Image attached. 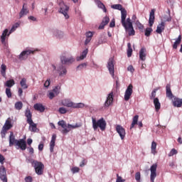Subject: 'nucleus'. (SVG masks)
<instances>
[{
	"label": "nucleus",
	"instance_id": "f257e3e1",
	"mask_svg": "<svg viewBox=\"0 0 182 182\" xmlns=\"http://www.w3.org/2000/svg\"><path fill=\"white\" fill-rule=\"evenodd\" d=\"M58 126H60L63 128L61 130V133L63 134H68L70 132V129H77V127H82V124H75V125H72L70 124H66L65 120H61L58 122Z\"/></svg>",
	"mask_w": 182,
	"mask_h": 182
},
{
	"label": "nucleus",
	"instance_id": "f03ea898",
	"mask_svg": "<svg viewBox=\"0 0 182 182\" xmlns=\"http://www.w3.org/2000/svg\"><path fill=\"white\" fill-rule=\"evenodd\" d=\"M114 60L113 58H110L107 62V68L111 75L112 77L114 79L116 82V87H119L120 86V83L119 82V77H114V64L113 63Z\"/></svg>",
	"mask_w": 182,
	"mask_h": 182
},
{
	"label": "nucleus",
	"instance_id": "7ed1b4c3",
	"mask_svg": "<svg viewBox=\"0 0 182 182\" xmlns=\"http://www.w3.org/2000/svg\"><path fill=\"white\" fill-rule=\"evenodd\" d=\"M25 116L27 119V123L30 124L29 126V130L30 132H33V133L36 132L38 130V127H36V124L33 122V120H32V112H31V109L29 108H27L25 111Z\"/></svg>",
	"mask_w": 182,
	"mask_h": 182
},
{
	"label": "nucleus",
	"instance_id": "20e7f679",
	"mask_svg": "<svg viewBox=\"0 0 182 182\" xmlns=\"http://www.w3.org/2000/svg\"><path fill=\"white\" fill-rule=\"evenodd\" d=\"M92 129L95 131L97 130L98 127H100L102 132H105V130H106L107 123L104 118H101L97 121H96V119L92 117Z\"/></svg>",
	"mask_w": 182,
	"mask_h": 182
},
{
	"label": "nucleus",
	"instance_id": "39448f33",
	"mask_svg": "<svg viewBox=\"0 0 182 182\" xmlns=\"http://www.w3.org/2000/svg\"><path fill=\"white\" fill-rule=\"evenodd\" d=\"M63 106L65 107H73V109H83L85 104L83 102H73L69 99H65L61 102Z\"/></svg>",
	"mask_w": 182,
	"mask_h": 182
},
{
	"label": "nucleus",
	"instance_id": "423d86ee",
	"mask_svg": "<svg viewBox=\"0 0 182 182\" xmlns=\"http://www.w3.org/2000/svg\"><path fill=\"white\" fill-rule=\"evenodd\" d=\"M30 163L34 167L36 173L38 176H42L43 174V169L45 168V165L41 161H38L34 159H31Z\"/></svg>",
	"mask_w": 182,
	"mask_h": 182
},
{
	"label": "nucleus",
	"instance_id": "0eeeda50",
	"mask_svg": "<svg viewBox=\"0 0 182 182\" xmlns=\"http://www.w3.org/2000/svg\"><path fill=\"white\" fill-rule=\"evenodd\" d=\"M59 9L58 12L64 15L65 19H69V6L65 4L63 0L58 1Z\"/></svg>",
	"mask_w": 182,
	"mask_h": 182
},
{
	"label": "nucleus",
	"instance_id": "6e6552de",
	"mask_svg": "<svg viewBox=\"0 0 182 182\" xmlns=\"http://www.w3.org/2000/svg\"><path fill=\"white\" fill-rule=\"evenodd\" d=\"M60 60L61 65H66L67 66H70L73 63H75L76 59L73 56L68 57L65 54H63L60 56Z\"/></svg>",
	"mask_w": 182,
	"mask_h": 182
},
{
	"label": "nucleus",
	"instance_id": "1a4fd4ad",
	"mask_svg": "<svg viewBox=\"0 0 182 182\" xmlns=\"http://www.w3.org/2000/svg\"><path fill=\"white\" fill-rule=\"evenodd\" d=\"M37 50L38 49L26 48V50H24L20 53V55L18 56V59H19V60H26L29 55H31V54L33 55V53H35V52H36Z\"/></svg>",
	"mask_w": 182,
	"mask_h": 182
},
{
	"label": "nucleus",
	"instance_id": "9d476101",
	"mask_svg": "<svg viewBox=\"0 0 182 182\" xmlns=\"http://www.w3.org/2000/svg\"><path fill=\"white\" fill-rule=\"evenodd\" d=\"M12 127H14L12 122L7 119L1 131V139H5V136H6V132H8V130H11Z\"/></svg>",
	"mask_w": 182,
	"mask_h": 182
},
{
	"label": "nucleus",
	"instance_id": "9b49d317",
	"mask_svg": "<svg viewBox=\"0 0 182 182\" xmlns=\"http://www.w3.org/2000/svg\"><path fill=\"white\" fill-rule=\"evenodd\" d=\"M151 175L150 179L151 182H154L156 177H157V164H154L150 168Z\"/></svg>",
	"mask_w": 182,
	"mask_h": 182
},
{
	"label": "nucleus",
	"instance_id": "f8f14e48",
	"mask_svg": "<svg viewBox=\"0 0 182 182\" xmlns=\"http://www.w3.org/2000/svg\"><path fill=\"white\" fill-rule=\"evenodd\" d=\"M127 16V11L124 9L121 11V23L124 29H127V23H126V18Z\"/></svg>",
	"mask_w": 182,
	"mask_h": 182
},
{
	"label": "nucleus",
	"instance_id": "ddd939ff",
	"mask_svg": "<svg viewBox=\"0 0 182 182\" xmlns=\"http://www.w3.org/2000/svg\"><path fill=\"white\" fill-rule=\"evenodd\" d=\"M57 72L58 73L59 76H66L68 75V69L66 68V66L63 65V64H60L57 67Z\"/></svg>",
	"mask_w": 182,
	"mask_h": 182
},
{
	"label": "nucleus",
	"instance_id": "4468645a",
	"mask_svg": "<svg viewBox=\"0 0 182 182\" xmlns=\"http://www.w3.org/2000/svg\"><path fill=\"white\" fill-rule=\"evenodd\" d=\"M52 33H53V36H54V38H55L56 39H63V38L65 37V33H63V31L58 29V28H55L52 30Z\"/></svg>",
	"mask_w": 182,
	"mask_h": 182
},
{
	"label": "nucleus",
	"instance_id": "2eb2a0df",
	"mask_svg": "<svg viewBox=\"0 0 182 182\" xmlns=\"http://www.w3.org/2000/svg\"><path fill=\"white\" fill-rule=\"evenodd\" d=\"M114 99V95L113 94V92H111L109 94H108L107 97V100L105 102V104H104L105 107H109V106H112V105H113Z\"/></svg>",
	"mask_w": 182,
	"mask_h": 182
},
{
	"label": "nucleus",
	"instance_id": "dca6fc26",
	"mask_svg": "<svg viewBox=\"0 0 182 182\" xmlns=\"http://www.w3.org/2000/svg\"><path fill=\"white\" fill-rule=\"evenodd\" d=\"M133 94V85L130 84L128 85L127 90H125L124 93V100L128 102L130 100V96Z\"/></svg>",
	"mask_w": 182,
	"mask_h": 182
},
{
	"label": "nucleus",
	"instance_id": "f3484780",
	"mask_svg": "<svg viewBox=\"0 0 182 182\" xmlns=\"http://www.w3.org/2000/svg\"><path fill=\"white\" fill-rule=\"evenodd\" d=\"M116 132L120 136L121 140H124V137H126V129H124V128H123V127H122L121 125H117Z\"/></svg>",
	"mask_w": 182,
	"mask_h": 182
},
{
	"label": "nucleus",
	"instance_id": "a211bd4d",
	"mask_svg": "<svg viewBox=\"0 0 182 182\" xmlns=\"http://www.w3.org/2000/svg\"><path fill=\"white\" fill-rule=\"evenodd\" d=\"M28 14H29V9H28V4H23L22 6V9L18 14L19 19H21V18H23V16H26V15Z\"/></svg>",
	"mask_w": 182,
	"mask_h": 182
},
{
	"label": "nucleus",
	"instance_id": "6ab92c4d",
	"mask_svg": "<svg viewBox=\"0 0 182 182\" xmlns=\"http://www.w3.org/2000/svg\"><path fill=\"white\" fill-rule=\"evenodd\" d=\"M10 35L11 33H9V30H8V28L4 30L0 38L2 45H6V42L5 41H6V38H9Z\"/></svg>",
	"mask_w": 182,
	"mask_h": 182
},
{
	"label": "nucleus",
	"instance_id": "aec40b11",
	"mask_svg": "<svg viewBox=\"0 0 182 182\" xmlns=\"http://www.w3.org/2000/svg\"><path fill=\"white\" fill-rule=\"evenodd\" d=\"M0 180L3 182H8V178H6V168L5 166H0Z\"/></svg>",
	"mask_w": 182,
	"mask_h": 182
},
{
	"label": "nucleus",
	"instance_id": "412c9836",
	"mask_svg": "<svg viewBox=\"0 0 182 182\" xmlns=\"http://www.w3.org/2000/svg\"><path fill=\"white\" fill-rule=\"evenodd\" d=\"M16 146H18L16 148L17 149H21V150H22L23 151L26 150V141H25V139H20L18 141H16Z\"/></svg>",
	"mask_w": 182,
	"mask_h": 182
},
{
	"label": "nucleus",
	"instance_id": "4be33fe9",
	"mask_svg": "<svg viewBox=\"0 0 182 182\" xmlns=\"http://www.w3.org/2000/svg\"><path fill=\"white\" fill-rule=\"evenodd\" d=\"M172 100V105L173 107H181L182 106V99L177 97H173Z\"/></svg>",
	"mask_w": 182,
	"mask_h": 182
},
{
	"label": "nucleus",
	"instance_id": "5701e85b",
	"mask_svg": "<svg viewBox=\"0 0 182 182\" xmlns=\"http://www.w3.org/2000/svg\"><path fill=\"white\" fill-rule=\"evenodd\" d=\"M156 12V9H153L151 10L150 14H149V26H153L154 25V13Z\"/></svg>",
	"mask_w": 182,
	"mask_h": 182
},
{
	"label": "nucleus",
	"instance_id": "b1692460",
	"mask_svg": "<svg viewBox=\"0 0 182 182\" xmlns=\"http://www.w3.org/2000/svg\"><path fill=\"white\" fill-rule=\"evenodd\" d=\"M166 97H168V99H173V97H176L173 95V92H171V85H170V84L166 85Z\"/></svg>",
	"mask_w": 182,
	"mask_h": 182
},
{
	"label": "nucleus",
	"instance_id": "393cba45",
	"mask_svg": "<svg viewBox=\"0 0 182 182\" xmlns=\"http://www.w3.org/2000/svg\"><path fill=\"white\" fill-rule=\"evenodd\" d=\"M146 52H147V50H146V48H141L139 50V59L143 62L146 60V56H147V54L146 53Z\"/></svg>",
	"mask_w": 182,
	"mask_h": 182
},
{
	"label": "nucleus",
	"instance_id": "a878e982",
	"mask_svg": "<svg viewBox=\"0 0 182 182\" xmlns=\"http://www.w3.org/2000/svg\"><path fill=\"white\" fill-rule=\"evenodd\" d=\"M110 22V18H109L108 16H105L103 19L101 23L100 24L98 29H105V26L107 25Z\"/></svg>",
	"mask_w": 182,
	"mask_h": 182
},
{
	"label": "nucleus",
	"instance_id": "bb28decb",
	"mask_svg": "<svg viewBox=\"0 0 182 182\" xmlns=\"http://www.w3.org/2000/svg\"><path fill=\"white\" fill-rule=\"evenodd\" d=\"M87 53H89V49L86 48L81 53L80 56L76 58L77 62H80V60H83V59H85L86 56H87Z\"/></svg>",
	"mask_w": 182,
	"mask_h": 182
},
{
	"label": "nucleus",
	"instance_id": "cd10ccee",
	"mask_svg": "<svg viewBox=\"0 0 182 182\" xmlns=\"http://www.w3.org/2000/svg\"><path fill=\"white\" fill-rule=\"evenodd\" d=\"M18 139H15V136L14 135V132H11L9 135V146L12 147L14 144H16V141H18Z\"/></svg>",
	"mask_w": 182,
	"mask_h": 182
},
{
	"label": "nucleus",
	"instance_id": "c85d7f7f",
	"mask_svg": "<svg viewBox=\"0 0 182 182\" xmlns=\"http://www.w3.org/2000/svg\"><path fill=\"white\" fill-rule=\"evenodd\" d=\"M95 4L97 5V8L100 9H102L103 12L106 14L107 12V9H106V6L100 1V0H95Z\"/></svg>",
	"mask_w": 182,
	"mask_h": 182
},
{
	"label": "nucleus",
	"instance_id": "c756f323",
	"mask_svg": "<svg viewBox=\"0 0 182 182\" xmlns=\"http://www.w3.org/2000/svg\"><path fill=\"white\" fill-rule=\"evenodd\" d=\"M33 107L37 112H40V113H43L45 112V106L41 103H36L33 105Z\"/></svg>",
	"mask_w": 182,
	"mask_h": 182
},
{
	"label": "nucleus",
	"instance_id": "7c9ffc66",
	"mask_svg": "<svg viewBox=\"0 0 182 182\" xmlns=\"http://www.w3.org/2000/svg\"><path fill=\"white\" fill-rule=\"evenodd\" d=\"M55 141H56V134H53L51 141L50 142V151L53 153V149H55Z\"/></svg>",
	"mask_w": 182,
	"mask_h": 182
},
{
	"label": "nucleus",
	"instance_id": "2f4dec72",
	"mask_svg": "<svg viewBox=\"0 0 182 182\" xmlns=\"http://www.w3.org/2000/svg\"><path fill=\"white\" fill-rule=\"evenodd\" d=\"M166 24L164 22H161L159 25L157 26V28L156 30V33H161L163 31H164Z\"/></svg>",
	"mask_w": 182,
	"mask_h": 182
},
{
	"label": "nucleus",
	"instance_id": "473e14b6",
	"mask_svg": "<svg viewBox=\"0 0 182 182\" xmlns=\"http://www.w3.org/2000/svg\"><path fill=\"white\" fill-rule=\"evenodd\" d=\"M157 149V143L156 141H152L151 146V153L154 154V156H156L157 154V151H156Z\"/></svg>",
	"mask_w": 182,
	"mask_h": 182
},
{
	"label": "nucleus",
	"instance_id": "72a5a7b5",
	"mask_svg": "<svg viewBox=\"0 0 182 182\" xmlns=\"http://www.w3.org/2000/svg\"><path fill=\"white\" fill-rule=\"evenodd\" d=\"M15 85V80L14 79L9 80L4 83V86L9 89H11Z\"/></svg>",
	"mask_w": 182,
	"mask_h": 182
},
{
	"label": "nucleus",
	"instance_id": "f704fd0d",
	"mask_svg": "<svg viewBox=\"0 0 182 182\" xmlns=\"http://www.w3.org/2000/svg\"><path fill=\"white\" fill-rule=\"evenodd\" d=\"M180 43H181V35H179L178 37L176 39L173 45V49H177Z\"/></svg>",
	"mask_w": 182,
	"mask_h": 182
},
{
	"label": "nucleus",
	"instance_id": "c9c22d12",
	"mask_svg": "<svg viewBox=\"0 0 182 182\" xmlns=\"http://www.w3.org/2000/svg\"><path fill=\"white\" fill-rule=\"evenodd\" d=\"M154 105L156 111H159V109L161 107V104L157 97L154 99Z\"/></svg>",
	"mask_w": 182,
	"mask_h": 182
},
{
	"label": "nucleus",
	"instance_id": "e433bc0d",
	"mask_svg": "<svg viewBox=\"0 0 182 182\" xmlns=\"http://www.w3.org/2000/svg\"><path fill=\"white\" fill-rule=\"evenodd\" d=\"M1 75L3 77H6V65L5 64L1 65Z\"/></svg>",
	"mask_w": 182,
	"mask_h": 182
},
{
	"label": "nucleus",
	"instance_id": "4c0bfd02",
	"mask_svg": "<svg viewBox=\"0 0 182 182\" xmlns=\"http://www.w3.org/2000/svg\"><path fill=\"white\" fill-rule=\"evenodd\" d=\"M139 122V115H135L133 117V120L130 127V129H133L134 127V126H136V124H137V122Z\"/></svg>",
	"mask_w": 182,
	"mask_h": 182
},
{
	"label": "nucleus",
	"instance_id": "58836bf2",
	"mask_svg": "<svg viewBox=\"0 0 182 182\" xmlns=\"http://www.w3.org/2000/svg\"><path fill=\"white\" fill-rule=\"evenodd\" d=\"M133 53V49L132 48V44L130 43H127V57L131 58Z\"/></svg>",
	"mask_w": 182,
	"mask_h": 182
},
{
	"label": "nucleus",
	"instance_id": "ea45409f",
	"mask_svg": "<svg viewBox=\"0 0 182 182\" xmlns=\"http://www.w3.org/2000/svg\"><path fill=\"white\" fill-rule=\"evenodd\" d=\"M14 107L16 110H21L22 107H23V103L21 101L16 102L14 105Z\"/></svg>",
	"mask_w": 182,
	"mask_h": 182
},
{
	"label": "nucleus",
	"instance_id": "a19ab883",
	"mask_svg": "<svg viewBox=\"0 0 182 182\" xmlns=\"http://www.w3.org/2000/svg\"><path fill=\"white\" fill-rule=\"evenodd\" d=\"M20 85L22 89H28V84H26V78H22L20 81Z\"/></svg>",
	"mask_w": 182,
	"mask_h": 182
},
{
	"label": "nucleus",
	"instance_id": "79ce46f5",
	"mask_svg": "<svg viewBox=\"0 0 182 182\" xmlns=\"http://www.w3.org/2000/svg\"><path fill=\"white\" fill-rule=\"evenodd\" d=\"M125 22L127 23V28H125V31H129V28H132L133 22H132V19H130V18H127Z\"/></svg>",
	"mask_w": 182,
	"mask_h": 182
},
{
	"label": "nucleus",
	"instance_id": "37998d69",
	"mask_svg": "<svg viewBox=\"0 0 182 182\" xmlns=\"http://www.w3.org/2000/svg\"><path fill=\"white\" fill-rule=\"evenodd\" d=\"M159 88H155L153 90V91L151 92L149 96L150 100H154V99H156V93H157V90H159Z\"/></svg>",
	"mask_w": 182,
	"mask_h": 182
},
{
	"label": "nucleus",
	"instance_id": "c03bdc74",
	"mask_svg": "<svg viewBox=\"0 0 182 182\" xmlns=\"http://www.w3.org/2000/svg\"><path fill=\"white\" fill-rule=\"evenodd\" d=\"M111 8L112 9H117L118 11H123L124 8H123V6L122 4H113L111 6Z\"/></svg>",
	"mask_w": 182,
	"mask_h": 182
},
{
	"label": "nucleus",
	"instance_id": "a18cd8bd",
	"mask_svg": "<svg viewBox=\"0 0 182 182\" xmlns=\"http://www.w3.org/2000/svg\"><path fill=\"white\" fill-rule=\"evenodd\" d=\"M19 23H14L11 28L9 31V33H14V32H15L16 31V29H18V28H19Z\"/></svg>",
	"mask_w": 182,
	"mask_h": 182
},
{
	"label": "nucleus",
	"instance_id": "49530a36",
	"mask_svg": "<svg viewBox=\"0 0 182 182\" xmlns=\"http://www.w3.org/2000/svg\"><path fill=\"white\" fill-rule=\"evenodd\" d=\"M87 67V63H81L77 66V70H82V69H86Z\"/></svg>",
	"mask_w": 182,
	"mask_h": 182
},
{
	"label": "nucleus",
	"instance_id": "de8ad7c7",
	"mask_svg": "<svg viewBox=\"0 0 182 182\" xmlns=\"http://www.w3.org/2000/svg\"><path fill=\"white\" fill-rule=\"evenodd\" d=\"M151 32H153V28H146V30H145V36H150V35H151Z\"/></svg>",
	"mask_w": 182,
	"mask_h": 182
},
{
	"label": "nucleus",
	"instance_id": "09e8293b",
	"mask_svg": "<svg viewBox=\"0 0 182 182\" xmlns=\"http://www.w3.org/2000/svg\"><path fill=\"white\" fill-rule=\"evenodd\" d=\"M60 85H57L55 86L53 89V92H55V94L56 95V96H58L60 93Z\"/></svg>",
	"mask_w": 182,
	"mask_h": 182
},
{
	"label": "nucleus",
	"instance_id": "8fccbe9b",
	"mask_svg": "<svg viewBox=\"0 0 182 182\" xmlns=\"http://www.w3.org/2000/svg\"><path fill=\"white\" fill-rule=\"evenodd\" d=\"M105 42L106 41H105L103 38L100 37L96 43V46H99L100 45H103V43H105Z\"/></svg>",
	"mask_w": 182,
	"mask_h": 182
},
{
	"label": "nucleus",
	"instance_id": "3c124183",
	"mask_svg": "<svg viewBox=\"0 0 182 182\" xmlns=\"http://www.w3.org/2000/svg\"><path fill=\"white\" fill-rule=\"evenodd\" d=\"M129 30V36H134V35L136 33V31H134V28H133V26H132V28H128V31Z\"/></svg>",
	"mask_w": 182,
	"mask_h": 182
},
{
	"label": "nucleus",
	"instance_id": "603ef678",
	"mask_svg": "<svg viewBox=\"0 0 182 182\" xmlns=\"http://www.w3.org/2000/svg\"><path fill=\"white\" fill-rule=\"evenodd\" d=\"M71 171L73 174H76V173H79V171H80V168L79 167L74 166L71 168Z\"/></svg>",
	"mask_w": 182,
	"mask_h": 182
},
{
	"label": "nucleus",
	"instance_id": "864d4df0",
	"mask_svg": "<svg viewBox=\"0 0 182 182\" xmlns=\"http://www.w3.org/2000/svg\"><path fill=\"white\" fill-rule=\"evenodd\" d=\"M177 153L178 151L176 150V149H172L168 154V157H173V156L177 154Z\"/></svg>",
	"mask_w": 182,
	"mask_h": 182
},
{
	"label": "nucleus",
	"instance_id": "5fc2aeb1",
	"mask_svg": "<svg viewBox=\"0 0 182 182\" xmlns=\"http://www.w3.org/2000/svg\"><path fill=\"white\" fill-rule=\"evenodd\" d=\"M49 86H50V78L47 79V80L44 82V87H46V89H49Z\"/></svg>",
	"mask_w": 182,
	"mask_h": 182
},
{
	"label": "nucleus",
	"instance_id": "6e6d98bb",
	"mask_svg": "<svg viewBox=\"0 0 182 182\" xmlns=\"http://www.w3.org/2000/svg\"><path fill=\"white\" fill-rule=\"evenodd\" d=\"M58 112L60 114H65V113H68V110H66V108L65 107H60Z\"/></svg>",
	"mask_w": 182,
	"mask_h": 182
},
{
	"label": "nucleus",
	"instance_id": "4d7b16f0",
	"mask_svg": "<svg viewBox=\"0 0 182 182\" xmlns=\"http://www.w3.org/2000/svg\"><path fill=\"white\" fill-rule=\"evenodd\" d=\"M141 178V175L140 172H136L135 174L136 181L140 182Z\"/></svg>",
	"mask_w": 182,
	"mask_h": 182
},
{
	"label": "nucleus",
	"instance_id": "13d9d810",
	"mask_svg": "<svg viewBox=\"0 0 182 182\" xmlns=\"http://www.w3.org/2000/svg\"><path fill=\"white\" fill-rule=\"evenodd\" d=\"M6 95L7 97H12V92H11V88H6Z\"/></svg>",
	"mask_w": 182,
	"mask_h": 182
},
{
	"label": "nucleus",
	"instance_id": "bf43d9fd",
	"mask_svg": "<svg viewBox=\"0 0 182 182\" xmlns=\"http://www.w3.org/2000/svg\"><path fill=\"white\" fill-rule=\"evenodd\" d=\"M86 38H88L90 39H92L93 38V32L92 31H88L85 33Z\"/></svg>",
	"mask_w": 182,
	"mask_h": 182
},
{
	"label": "nucleus",
	"instance_id": "052dcab7",
	"mask_svg": "<svg viewBox=\"0 0 182 182\" xmlns=\"http://www.w3.org/2000/svg\"><path fill=\"white\" fill-rule=\"evenodd\" d=\"M125 180L122 178V176H119V174L117 175L116 182H124Z\"/></svg>",
	"mask_w": 182,
	"mask_h": 182
},
{
	"label": "nucleus",
	"instance_id": "680f3d73",
	"mask_svg": "<svg viewBox=\"0 0 182 182\" xmlns=\"http://www.w3.org/2000/svg\"><path fill=\"white\" fill-rule=\"evenodd\" d=\"M48 97H49V99L50 100H52V99H53V97H55V93H53V92H49Z\"/></svg>",
	"mask_w": 182,
	"mask_h": 182
},
{
	"label": "nucleus",
	"instance_id": "e2e57ef3",
	"mask_svg": "<svg viewBox=\"0 0 182 182\" xmlns=\"http://www.w3.org/2000/svg\"><path fill=\"white\" fill-rule=\"evenodd\" d=\"M24 180H25L26 182H32V181H33V179L32 178V176H26Z\"/></svg>",
	"mask_w": 182,
	"mask_h": 182
},
{
	"label": "nucleus",
	"instance_id": "0e129e2a",
	"mask_svg": "<svg viewBox=\"0 0 182 182\" xmlns=\"http://www.w3.org/2000/svg\"><path fill=\"white\" fill-rule=\"evenodd\" d=\"M127 70L129 72H131V73H133L134 72V68H133V65H129L127 68Z\"/></svg>",
	"mask_w": 182,
	"mask_h": 182
},
{
	"label": "nucleus",
	"instance_id": "69168bd1",
	"mask_svg": "<svg viewBox=\"0 0 182 182\" xmlns=\"http://www.w3.org/2000/svg\"><path fill=\"white\" fill-rule=\"evenodd\" d=\"M114 26H116V22L114 21V19H113L109 23V28H114Z\"/></svg>",
	"mask_w": 182,
	"mask_h": 182
},
{
	"label": "nucleus",
	"instance_id": "338daca9",
	"mask_svg": "<svg viewBox=\"0 0 182 182\" xmlns=\"http://www.w3.org/2000/svg\"><path fill=\"white\" fill-rule=\"evenodd\" d=\"M28 19H29L30 21H33V22H36L37 21L36 18L33 16H28Z\"/></svg>",
	"mask_w": 182,
	"mask_h": 182
},
{
	"label": "nucleus",
	"instance_id": "774afa93",
	"mask_svg": "<svg viewBox=\"0 0 182 182\" xmlns=\"http://www.w3.org/2000/svg\"><path fill=\"white\" fill-rule=\"evenodd\" d=\"M4 161H5V157L0 154V163L1 164H4Z\"/></svg>",
	"mask_w": 182,
	"mask_h": 182
}]
</instances>
